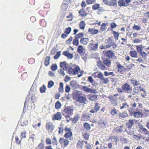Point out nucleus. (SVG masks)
Returning <instances> with one entry per match:
<instances>
[{"mask_svg": "<svg viewBox=\"0 0 149 149\" xmlns=\"http://www.w3.org/2000/svg\"><path fill=\"white\" fill-rule=\"evenodd\" d=\"M51 68L53 71H55L57 69V65L56 64H53L52 65Z\"/></svg>", "mask_w": 149, "mask_h": 149, "instance_id": "obj_61", "label": "nucleus"}, {"mask_svg": "<svg viewBox=\"0 0 149 149\" xmlns=\"http://www.w3.org/2000/svg\"><path fill=\"white\" fill-rule=\"evenodd\" d=\"M134 119L132 120H128V122L126 123V125L127 127L129 128H131L134 124Z\"/></svg>", "mask_w": 149, "mask_h": 149, "instance_id": "obj_30", "label": "nucleus"}, {"mask_svg": "<svg viewBox=\"0 0 149 149\" xmlns=\"http://www.w3.org/2000/svg\"><path fill=\"white\" fill-rule=\"evenodd\" d=\"M100 5L99 4H95L92 6V8L93 10H96L99 8Z\"/></svg>", "mask_w": 149, "mask_h": 149, "instance_id": "obj_54", "label": "nucleus"}, {"mask_svg": "<svg viewBox=\"0 0 149 149\" xmlns=\"http://www.w3.org/2000/svg\"><path fill=\"white\" fill-rule=\"evenodd\" d=\"M140 128L143 132L146 133V134H148V130L146 128H144L143 126H140Z\"/></svg>", "mask_w": 149, "mask_h": 149, "instance_id": "obj_63", "label": "nucleus"}, {"mask_svg": "<svg viewBox=\"0 0 149 149\" xmlns=\"http://www.w3.org/2000/svg\"><path fill=\"white\" fill-rule=\"evenodd\" d=\"M136 49H137V51L140 54L142 51V45H139L136 46Z\"/></svg>", "mask_w": 149, "mask_h": 149, "instance_id": "obj_52", "label": "nucleus"}, {"mask_svg": "<svg viewBox=\"0 0 149 149\" xmlns=\"http://www.w3.org/2000/svg\"><path fill=\"white\" fill-rule=\"evenodd\" d=\"M103 53L105 56L109 58H116L114 51L111 50V49L107 51H104Z\"/></svg>", "mask_w": 149, "mask_h": 149, "instance_id": "obj_4", "label": "nucleus"}, {"mask_svg": "<svg viewBox=\"0 0 149 149\" xmlns=\"http://www.w3.org/2000/svg\"><path fill=\"white\" fill-rule=\"evenodd\" d=\"M58 133L59 134H63L64 130V128L63 125H60V127H58Z\"/></svg>", "mask_w": 149, "mask_h": 149, "instance_id": "obj_41", "label": "nucleus"}, {"mask_svg": "<svg viewBox=\"0 0 149 149\" xmlns=\"http://www.w3.org/2000/svg\"><path fill=\"white\" fill-rule=\"evenodd\" d=\"M134 117L139 118L142 117L143 116L142 110H139L138 108H136L134 111Z\"/></svg>", "mask_w": 149, "mask_h": 149, "instance_id": "obj_9", "label": "nucleus"}, {"mask_svg": "<svg viewBox=\"0 0 149 149\" xmlns=\"http://www.w3.org/2000/svg\"><path fill=\"white\" fill-rule=\"evenodd\" d=\"M70 85L72 87L75 88L77 86V83L75 80H72L70 82Z\"/></svg>", "mask_w": 149, "mask_h": 149, "instance_id": "obj_46", "label": "nucleus"}, {"mask_svg": "<svg viewBox=\"0 0 149 149\" xmlns=\"http://www.w3.org/2000/svg\"><path fill=\"white\" fill-rule=\"evenodd\" d=\"M28 75L27 74V73L26 72H24L22 73V74L21 75V77L22 78V79L23 80H24V79H25L27 77H28Z\"/></svg>", "mask_w": 149, "mask_h": 149, "instance_id": "obj_62", "label": "nucleus"}, {"mask_svg": "<svg viewBox=\"0 0 149 149\" xmlns=\"http://www.w3.org/2000/svg\"><path fill=\"white\" fill-rule=\"evenodd\" d=\"M28 62L29 64H33L35 62V59L33 58H30L28 59Z\"/></svg>", "mask_w": 149, "mask_h": 149, "instance_id": "obj_64", "label": "nucleus"}, {"mask_svg": "<svg viewBox=\"0 0 149 149\" xmlns=\"http://www.w3.org/2000/svg\"><path fill=\"white\" fill-rule=\"evenodd\" d=\"M64 131L66 132L64 135L65 138L68 139L70 138L72 136L73 134L72 132V129L70 127H65L64 128Z\"/></svg>", "mask_w": 149, "mask_h": 149, "instance_id": "obj_6", "label": "nucleus"}, {"mask_svg": "<svg viewBox=\"0 0 149 149\" xmlns=\"http://www.w3.org/2000/svg\"><path fill=\"white\" fill-rule=\"evenodd\" d=\"M123 126L122 125V126H118L117 127L115 128L113 130V131L117 133H121L123 131Z\"/></svg>", "mask_w": 149, "mask_h": 149, "instance_id": "obj_32", "label": "nucleus"}, {"mask_svg": "<svg viewBox=\"0 0 149 149\" xmlns=\"http://www.w3.org/2000/svg\"><path fill=\"white\" fill-rule=\"evenodd\" d=\"M119 138H118L117 136H110L108 141L110 140L111 141L113 142L116 141V142L118 141H119Z\"/></svg>", "mask_w": 149, "mask_h": 149, "instance_id": "obj_25", "label": "nucleus"}, {"mask_svg": "<svg viewBox=\"0 0 149 149\" xmlns=\"http://www.w3.org/2000/svg\"><path fill=\"white\" fill-rule=\"evenodd\" d=\"M100 107L99 106V103L96 102L94 103V109L91 110L89 111L91 113H96L100 110Z\"/></svg>", "mask_w": 149, "mask_h": 149, "instance_id": "obj_18", "label": "nucleus"}, {"mask_svg": "<svg viewBox=\"0 0 149 149\" xmlns=\"http://www.w3.org/2000/svg\"><path fill=\"white\" fill-rule=\"evenodd\" d=\"M88 32L90 33V34L94 35L98 34L99 32V31L97 29L92 28L88 29Z\"/></svg>", "mask_w": 149, "mask_h": 149, "instance_id": "obj_26", "label": "nucleus"}, {"mask_svg": "<svg viewBox=\"0 0 149 149\" xmlns=\"http://www.w3.org/2000/svg\"><path fill=\"white\" fill-rule=\"evenodd\" d=\"M40 24L41 26L42 27H45L47 25V23L44 19H41L40 20Z\"/></svg>", "mask_w": 149, "mask_h": 149, "instance_id": "obj_48", "label": "nucleus"}, {"mask_svg": "<svg viewBox=\"0 0 149 149\" xmlns=\"http://www.w3.org/2000/svg\"><path fill=\"white\" fill-rule=\"evenodd\" d=\"M110 113L113 116H116L117 114V110L115 108H113L111 111Z\"/></svg>", "mask_w": 149, "mask_h": 149, "instance_id": "obj_49", "label": "nucleus"}, {"mask_svg": "<svg viewBox=\"0 0 149 149\" xmlns=\"http://www.w3.org/2000/svg\"><path fill=\"white\" fill-rule=\"evenodd\" d=\"M130 54L131 57L136 58L137 56V53L136 51H133L130 52Z\"/></svg>", "mask_w": 149, "mask_h": 149, "instance_id": "obj_37", "label": "nucleus"}, {"mask_svg": "<svg viewBox=\"0 0 149 149\" xmlns=\"http://www.w3.org/2000/svg\"><path fill=\"white\" fill-rule=\"evenodd\" d=\"M134 92L136 93H138L140 91H142L144 92V94H141V95L143 97H145L146 95V92L143 88H142L141 86H138L134 87L133 88Z\"/></svg>", "mask_w": 149, "mask_h": 149, "instance_id": "obj_5", "label": "nucleus"}, {"mask_svg": "<svg viewBox=\"0 0 149 149\" xmlns=\"http://www.w3.org/2000/svg\"><path fill=\"white\" fill-rule=\"evenodd\" d=\"M97 65L100 70H106V68L105 65L102 63V61L98 60L97 62Z\"/></svg>", "mask_w": 149, "mask_h": 149, "instance_id": "obj_23", "label": "nucleus"}, {"mask_svg": "<svg viewBox=\"0 0 149 149\" xmlns=\"http://www.w3.org/2000/svg\"><path fill=\"white\" fill-rule=\"evenodd\" d=\"M80 70V68L79 67L77 66L74 68H72V67H70L68 68V71L69 74L74 75L78 74V72Z\"/></svg>", "mask_w": 149, "mask_h": 149, "instance_id": "obj_7", "label": "nucleus"}, {"mask_svg": "<svg viewBox=\"0 0 149 149\" xmlns=\"http://www.w3.org/2000/svg\"><path fill=\"white\" fill-rule=\"evenodd\" d=\"M58 90L60 93H63L64 92L63 83H62V82H61L59 83V87Z\"/></svg>", "mask_w": 149, "mask_h": 149, "instance_id": "obj_40", "label": "nucleus"}, {"mask_svg": "<svg viewBox=\"0 0 149 149\" xmlns=\"http://www.w3.org/2000/svg\"><path fill=\"white\" fill-rule=\"evenodd\" d=\"M119 95H120L118 93L114 94L113 95H110L108 96V98L111 103L114 105L116 106L117 104L118 101V98L117 97Z\"/></svg>", "mask_w": 149, "mask_h": 149, "instance_id": "obj_3", "label": "nucleus"}, {"mask_svg": "<svg viewBox=\"0 0 149 149\" xmlns=\"http://www.w3.org/2000/svg\"><path fill=\"white\" fill-rule=\"evenodd\" d=\"M98 46V43H89L88 46V49L89 51H96L97 49Z\"/></svg>", "mask_w": 149, "mask_h": 149, "instance_id": "obj_13", "label": "nucleus"}, {"mask_svg": "<svg viewBox=\"0 0 149 149\" xmlns=\"http://www.w3.org/2000/svg\"><path fill=\"white\" fill-rule=\"evenodd\" d=\"M98 95H89V100L91 101H96L97 100Z\"/></svg>", "mask_w": 149, "mask_h": 149, "instance_id": "obj_33", "label": "nucleus"}, {"mask_svg": "<svg viewBox=\"0 0 149 149\" xmlns=\"http://www.w3.org/2000/svg\"><path fill=\"white\" fill-rule=\"evenodd\" d=\"M79 15L82 17H85L87 16L88 13H87L85 9L81 8L78 11Z\"/></svg>", "mask_w": 149, "mask_h": 149, "instance_id": "obj_19", "label": "nucleus"}, {"mask_svg": "<svg viewBox=\"0 0 149 149\" xmlns=\"http://www.w3.org/2000/svg\"><path fill=\"white\" fill-rule=\"evenodd\" d=\"M108 23H103L101 25L100 27V29L102 31H105L107 28V26H108Z\"/></svg>", "mask_w": 149, "mask_h": 149, "instance_id": "obj_34", "label": "nucleus"}, {"mask_svg": "<svg viewBox=\"0 0 149 149\" xmlns=\"http://www.w3.org/2000/svg\"><path fill=\"white\" fill-rule=\"evenodd\" d=\"M117 90L118 92L120 93H122L123 91L129 93L132 91V88L128 84L125 83L122 85L121 88H117Z\"/></svg>", "mask_w": 149, "mask_h": 149, "instance_id": "obj_2", "label": "nucleus"}, {"mask_svg": "<svg viewBox=\"0 0 149 149\" xmlns=\"http://www.w3.org/2000/svg\"><path fill=\"white\" fill-rule=\"evenodd\" d=\"M54 84V83L52 81H50L48 82L47 87L48 88H51L53 86Z\"/></svg>", "mask_w": 149, "mask_h": 149, "instance_id": "obj_60", "label": "nucleus"}, {"mask_svg": "<svg viewBox=\"0 0 149 149\" xmlns=\"http://www.w3.org/2000/svg\"><path fill=\"white\" fill-rule=\"evenodd\" d=\"M131 83L134 85V86H138V85H140V83L139 82L133 79H131L130 80Z\"/></svg>", "mask_w": 149, "mask_h": 149, "instance_id": "obj_42", "label": "nucleus"}, {"mask_svg": "<svg viewBox=\"0 0 149 149\" xmlns=\"http://www.w3.org/2000/svg\"><path fill=\"white\" fill-rule=\"evenodd\" d=\"M20 137L21 138V140L23 138H26V132L24 131L21 132V134L20 136Z\"/></svg>", "mask_w": 149, "mask_h": 149, "instance_id": "obj_56", "label": "nucleus"}, {"mask_svg": "<svg viewBox=\"0 0 149 149\" xmlns=\"http://www.w3.org/2000/svg\"><path fill=\"white\" fill-rule=\"evenodd\" d=\"M117 71L119 72L120 74H123L125 71V69L124 68L123 65H122L120 63H118L117 65Z\"/></svg>", "mask_w": 149, "mask_h": 149, "instance_id": "obj_22", "label": "nucleus"}, {"mask_svg": "<svg viewBox=\"0 0 149 149\" xmlns=\"http://www.w3.org/2000/svg\"><path fill=\"white\" fill-rule=\"evenodd\" d=\"M50 57L49 56L46 57L45 61V65L46 66L49 65L50 63Z\"/></svg>", "mask_w": 149, "mask_h": 149, "instance_id": "obj_43", "label": "nucleus"}, {"mask_svg": "<svg viewBox=\"0 0 149 149\" xmlns=\"http://www.w3.org/2000/svg\"><path fill=\"white\" fill-rule=\"evenodd\" d=\"M62 116L61 113L58 112L52 116V119L53 120H60L62 118Z\"/></svg>", "mask_w": 149, "mask_h": 149, "instance_id": "obj_21", "label": "nucleus"}, {"mask_svg": "<svg viewBox=\"0 0 149 149\" xmlns=\"http://www.w3.org/2000/svg\"><path fill=\"white\" fill-rule=\"evenodd\" d=\"M84 49L81 45L79 46L77 48V52L79 54H81L83 52Z\"/></svg>", "mask_w": 149, "mask_h": 149, "instance_id": "obj_39", "label": "nucleus"}, {"mask_svg": "<svg viewBox=\"0 0 149 149\" xmlns=\"http://www.w3.org/2000/svg\"><path fill=\"white\" fill-rule=\"evenodd\" d=\"M116 0H102V2L105 4L110 6H114L116 4Z\"/></svg>", "mask_w": 149, "mask_h": 149, "instance_id": "obj_16", "label": "nucleus"}, {"mask_svg": "<svg viewBox=\"0 0 149 149\" xmlns=\"http://www.w3.org/2000/svg\"><path fill=\"white\" fill-rule=\"evenodd\" d=\"M59 143L61 145L63 146L64 147H66L69 143V141L67 139L63 138H61L59 140Z\"/></svg>", "mask_w": 149, "mask_h": 149, "instance_id": "obj_12", "label": "nucleus"}, {"mask_svg": "<svg viewBox=\"0 0 149 149\" xmlns=\"http://www.w3.org/2000/svg\"><path fill=\"white\" fill-rule=\"evenodd\" d=\"M31 99L32 102H36L37 98L33 94H32L31 97Z\"/></svg>", "mask_w": 149, "mask_h": 149, "instance_id": "obj_53", "label": "nucleus"}, {"mask_svg": "<svg viewBox=\"0 0 149 149\" xmlns=\"http://www.w3.org/2000/svg\"><path fill=\"white\" fill-rule=\"evenodd\" d=\"M27 38L29 40H33V37L30 33H28L27 35Z\"/></svg>", "mask_w": 149, "mask_h": 149, "instance_id": "obj_57", "label": "nucleus"}, {"mask_svg": "<svg viewBox=\"0 0 149 149\" xmlns=\"http://www.w3.org/2000/svg\"><path fill=\"white\" fill-rule=\"evenodd\" d=\"M84 141L83 140H78L76 145V147L78 149H81L83 147Z\"/></svg>", "mask_w": 149, "mask_h": 149, "instance_id": "obj_27", "label": "nucleus"}, {"mask_svg": "<svg viewBox=\"0 0 149 149\" xmlns=\"http://www.w3.org/2000/svg\"><path fill=\"white\" fill-rule=\"evenodd\" d=\"M102 61L105 65L108 67L110 66L111 64V61L109 58L108 57L104 58L102 59Z\"/></svg>", "mask_w": 149, "mask_h": 149, "instance_id": "obj_20", "label": "nucleus"}, {"mask_svg": "<svg viewBox=\"0 0 149 149\" xmlns=\"http://www.w3.org/2000/svg\"><path fill=\"white\" fill-rule=\"evenodd\" d=\"M132 0H119L118 1V6H127L128 3L131 2Z\"/></svg>", "mask_w": 149, "mask_h": 149, "instance_id": "obj_17", "label": "nucleus"}, {"mask_svg": "<svg viewBox=\"0 0 149 149\" xmlns=\"http://www.w3.org/2000/svg\"><path fill=\"white\" fill-rule=\"evenodd\" d=\"M82 136L84 139L86 140L88 139L89 137V134L88 132L84 133L82 134Z\"/></svg>", "mask_w": 149, "mask_h": 149, "instance_id": "obj_50", "label": "nucleus"}, {"mask_svg": "<svg viewBox=\"0 0 149 149\" xmlns=\"http://www.w3.org/2000/svg\"><path fill=\"white\" fill-rule=\"evenodd\" d=\"M133 138L136 140L140 139L141 138L143 139V138L142 135H140V134H138L137 135H133Z\"/></svg>", "mask_w": 149, "mask_h": 149, "instance_id": "obj_47", "label": "nucleus"}, {"mask_svg": "<svg viewBox=\"0 0 149 149\" xmlns=\"http://www.w3.org/2000/svg\"><path fill=\"white\" fill-rule=\"evenodd\" d=\"M92 116V114L89 113L87 111H84L83 113L81 116L82 120L87 121Z\"/></svg>", "mask_w": 149, "mask_h": 149, "instance_id": "obj_10", "label": "nucleus"}, {"mask_svg": "<svg viewBox=\"0 0 149 149\" xmlns=\"http://www.w3.org/2000/svg\"><path fill=\"white\" fill-rule=\"evenodd\" d=\"M113 36L115 38L116 40H118L119 35V33L118 32H116V31H113Z\"/></svg>", "mask_w": 149, "mask_h": 149, "instance_id": "obj_45", "label": "nucleus"}, {"mask_svg": "<svg viewBox=\"0 0 149 149\" xmlns=\"http://www.w3.org/2000/svg\"><path fill=\"white\" fill-rule=\"evenodd\" d=\"M89 39L88 38H81L80 42L82 44L86 45L88 43Z\"/></svg>", "mask_w": 149, "mask_h": 149, "instance_id": "obj_31", "label": "nucleus"}, {"mask_svg": "<svg viewBox=\"0 0 149 149\" xmlns=\"http://www.w3.org/2000/svg\"><path fill=\"white\" fill-rule=\"evenodd\" d=\"M52 144L54 146L55 145H57L58 144V141L56 139V137L55 136H54L53 138H52Z\"/></svg>", "mask_w": 149, "mask_h": 149, "instance_id": "obj_55", "label": "nucleus"}, {"mask_svg": "<svg viewBox=\"0 0 149 149\" xmlns=\"http://www.w3.org/2000/svg\"><path fill=\"white\" fill-rule=\"evenodd\" d=\"M89 86H83L82 87V89L84 91L88 93H91L95 94L98 92L96 89L89 88H88L89 87Z\"/></svg>", "mask_w": 149, "mask_h": 149, "instance_id": "obj_14", "label": "nucleus"}, {"mask_svg": "<svg viewBox=\"0 0 149 149\" xmlns=\"http://www.w3.org/2000/svg\"><path fill=\"white\" fill-rule=\"evenodd\" d=\"M83 127L87 131H89L91 129V126L90 124L87 122H85L83 124Z\"/></svg>", "mask_w": 149, "mask_h": 149, "instance_id": "obj_36", "label": "nucleus"}, {"mask_svg": "<svg viewBox=\"0 0 149 149\" xmlns=\"http://www.w3.org/2000/svg\"><path fill=\"white\" fill-rule=\"evenodd\" d=\"M75 38L73 39L72 41V44L76 46H78L79 45V41L76 37L75 36Z\"/></svg>", "mask_w": 149, "mask_h": 149, "instance_id": "obj_44", "label": "nucleus"}, {"mask_svg": "<svg viewBox=\"0 0 149 149\" xmlns=\"http://www.w3.org/2000/svg\"><path fill=\"white\" fill-rule=\"evenodd\" d=\"M46 90V88L45 85H43L41 87H40V91L41 93L45 92Z\"/></svg>", "mask_w": 149, "mask_h": 149, "instance_id": "obj_58", "label": "nucleus"}, {"mask_svg": "<svg viewBox=\"0 0 149 149\" xmlns=\"http://www.w3.org/2000/svg\"><path fill=\"white\" fill-rule=\"evenodd\" d=\"M119 119H123L128 116L126 111H124L122 113H120L118 114Z\"/></svg>", "mask_w": 149, "mask_h": 149, "instance_id": "obj_29", "label": "nucleus"}, {"mask_svg": "<svg viewBox=\"0 0 149 149\" xmlns=\"http://www.w3.org/2000/svg\"><path fill=\"white\" fill-rule=\"evenodd\" d=\"M141 29V27L140 26L138 25H134L132 27L133 29L134 30H139Z\"/></svg>", "mask_w": 149, "mask_h": 149, "instance_id": "obj_59", "label": "nucleus"}, {"mask_svg": "<svg viewBox=\"0 0 149 149\" xmlns=\"http://www.w3.org/2000/svg\"><path fill=\"white\" fill-rule=\"evenodd\" d=\"M45 126L46 129L49 132L51 133L52 132L55 127L54 125L50 122H47Z\"/></svg>", "mask_w": 149, "mask_h": 149, "instance_id": "obj_11", "label": "nucleus"}, {"mask_svg": "<svg viewBox=\"0 0 149 149\" xmlns=\"http://www.w3.org/2000/svg\"><path fill=\"white\" fill-rule=\"evenodd\" d=\"M73 110L70 107H65L62 111V113L63 115H70L73 114Z\"/></svg>", "mask_w": 149, "mask_h": 149, "instance_id": "obj_8", "label": "nucleus"}, {"mask_svg": "<svg viewBox=\"0 0 149 149\" xmlns=\"http://www.w3.org/2000/svg\"><path fill=\"white\" fill-rule=\"evenodd\" d=\"M61 104L60 101H57L55 104V108L56 109H60L61 107Z\"/></svg>", "mask_w": 149, "mask_h": 149, "instance_id": "obj_51", "label": "nucleus"}, {"mask_svg": "<svg viewBox=\"0 0 149 149\" xmlns=\"http://www.w3.org/2000/svg\"><path fill=\"white\" fill-rule=\"evenodd\" d=\"M30 97L31 94L29 93L28 94L25 100L24 107V108L26 107V106H29V103L31 102V101H30Z\"/></svg>", "mask_w": 149, "mask_h": 149, "instance_id": "obj_24", "label": "nucleus"}, {"mask_svg": "<svg viewBox=\"0 0 149 149\" xmlns=\"http://www.w3.org/2000/svg\"><path fill=\"white\" fill-rule=\"evenodd\" d=\"M79 115H76L74 116V118L72 119V120L73 123H76L78 120H79Z\"/></svg>", "mask_w": 149, "mask_h": 149, "instance_id": "obj_38", "label": "nucleus"}, {"mask_svg": "<svg viewBox=\"0 0 149 149\" xmlns=\"http://www.w3.org/2000/svg\"><path fill=\"white\" fill-rule=\"evenodd\" d=\"M60 66L61 68H62L63 70H66L68 68V64L64 61L63 62H61L60 64Z\"/></svg>", "mask_w": 149, "mask_h": 149, "instance_id": "obj_28", "label": "nucleus"}, {"mask_svg": "<svg viewBox=\"0 0 149 149\" xmlns=\"http://www.w3.org/2000/svg\"><path fill=\"white\" fill-rule=\"evenodd\" d=\"M86 24L84 21H81L79 24V26L81 29H85Z\"/></svg>", "mask_w": 149, "mask_h": 149, "instance_id": "obj_35", "label": "nucleus"}, {"mask_svg": "<svg viewBox=\"0 0 149 149\" xmlns=\"http://www.w3.org/2000/svg\"><path fill=\"white\" fill-rule=\"evenodd\" d=\"M105 42L107 45H106L105 46H101V47L100 48L101 49H105L107 48H109L112 46V49H115L117 47V45L114 43L113 40L110 37H109L105 40Z\"/></svg>", "mask_w": 149, "mask_h": 149, "instance_id": "obj_1", "label": "nucleus"}, {"mask_svg": "<svg viewBox=\"0 0 149 149\" xmlns=\"http://www.w3.org/2000/svg\"><path fill=\"white\" fill-rule=\"evenodd\" d=\"M76 101L80 103H85L86 99L85 97L81 96L79 95H77L76 96Z\"/></svg>", "mask_w": 149, "mask_h": 149, "instance_id": "obj_15", "label": "nucleus"}]
</instances>
